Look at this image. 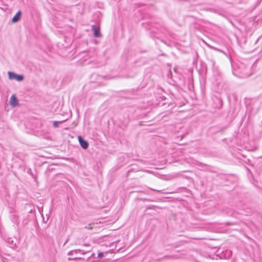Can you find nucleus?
<instances>
[{"label": "nucleus", "instance_id": "1", "mask_svg": "<svg viewBox=\"0 0 262 262\" xmlns=\"http://www.w3.org/2000/svg\"><path fill=\"white\" fill-rule=\"evenodd\" d=\"M9 78L10 79H15L18 81H22L24 79V76L21 75H17L13 72H9L8 73Z\"/></svg>", "mask_w": 262, "mask_h": 262}, {"label": "nucleus", "instance_id": "2", "mask_svg": "<svg viewBox=\"0 0 262 262\" xmlns=\"http://www.w3.org/2000/svg\"><path fill=\"white\" fill-rule=\"evenodd\" d=\"M92 30L93 31L94 37H101L102 36L99 28L97 27L96 25L92 26Z\"/></svg>", "mask_w": 262, "mask_h": 262}, {"label": "nucleus", "instance_id": "3", "mask_svg": "<svg viewBox=\"0 0 262 262\" xmlns=\"http://www.w3.org/2000/svg\"><path fill=\"white\" fill-rule=\"evenodd\" d=\"M78 138L81 147L84 149H87L89 146L88 142L84 140L81 136H78Z\"/></svg>", "mask_w": 262, "mask_h": 262}, {"label": "nucleus", "instance_id": "4", "mask_svg": "<svg viewBox=\"0 0 262 262\" xmlns=\"http://www.w3.org/2000/svg\"><path fill=\"white\" fill-rule=\"evenodd\" d=\"M10 103L11 105L13 107L18 106L19 105L17 98L15 95H13L11 96L10 100Z\"/></svg>", "mask_w": 262, "mask_h": 262}, {"label": "nucleus", "instance_id": "5", "mask_svg": "<svg viewBox=\"0 0 262 262\" xmlns=\"http://www.w3.org/2000/svg\"><path fill=\"white\" fill-rule=\"evenodd\" d=\"M21 12L20 11H19L16 13V14L13 17L12 19V21L13 23L17 22L20 18Z\"/></svg>", "mask_w": 262, "mask_h": 262}, {"label": "nucleus", "instance_id": "6", "mask_svg": "<svg viewBox=\"0 0 262 262\" xmlns=\"http://www.w3.org/2000/svg\"><path fill=\"white\" fill-rule=\"evenodd\" d=\"M6 242L8 243L9 246L11 248H14V247H15V244L13 243V241L12 239L11 238H8L6 240Z\"/></svg>", "mask_w": 262, "mask_h": 262}, {"label": "nucleus", "instance_id": "7", "mask_svg": "<svg viewBox=\"0 0 262 262\" xmlns=\"http://www.w3.org/2000/svg\"><path fill=\"white\" fill-rule=\"evenodd\" d=\"M66 121V120H62V121H54L53 122V125L54 127H56V128L58 127L59 124H61Z\"/></svg>", "mask_w": 262, "mask_h": 262}, {"label": "nucleus", "instance_id": "8", "mask_svg": "<svg viewBox=\"0 0 262 262\" xmlns=\"http://www.w3.org/2000/svg\"><path fill=\"white\" fill-rule=\"evenodd\" d=\"M73 251H74V253H78V252H81L82 254H85V253L90 251V250H88L87 251H84L83 250H82L80 249L74 250Z\"/></svg>", "mask_w": 262, "mask_h": 262}, {"label": "nucleus", "instance_id": "9", "mask_svg": "<svg viewBox=\"0 0 262 262\" xmlns=\"http://www.w3.org/2000/svg\"><path fill=\"white\" fill-rule=\"evenodd\" d=\"M103 256H104V254L103 252H100L98 254V257H99V258H102L103 257Z\"/></svg>", "mask_w": 262, "mask_h": 262}, {"label": "nucleus", "instance_id": "10", "mask_svg": "<svg viewBox=\"0 0 262 262\" xmlns=\"http://www.w3.org/2000/svg\"><path fill=\"white\" fill-rule=\"evenodd\" d=\"M73 253H74V251L73 250H71V251H69L68 252V255H71L73 254Z\"/></svg>", "mask_w": 262, "mask_h": 262}, {"label": "nucleus", "instance_id": "11", "mask_svg": "<svg viewBox=\"0 0 262 262\" xmlns=\"http://www.w3.org/2000/svg\"><path fill=\"white\" fill-rule=\"evenodd\" d=\"M78 258H69V260H71V259H77Z\"/></svg>", "mask_w": 262, "mask_h": 262}, {"label": "nucleus", "instance_id": "12", "mask_svg": "<svg viewBox=\"0 0 262 262\" xmlns=\"http://www.w3.org/2000/svg\"><path fill=\"white\" fill-rule=\"evenodd\" d=\"M151 190H154V191H156V190L154 189H152V188H150ZM157 191H159V190H157Z\"/></svg>", "mask_w": 262, "mask_h": 262}, {"label": "nucleus", "instance_id": "13", "mask_svg": "<svg viewBox=\"0 0 262 262\" xmlns=\"http://www.w3.org/2000/svg\"><path fill=\"white\" fill-rule=\"evenodd\" d=\"M84 246H89V245L85 244H84Z\"/></svg>", "mask_w": 262, "mask_h": 262}, {"label": "nucleus", "instance_id": "14", "mask_svg": "<svg viewBox=\"0 0 262 262\" xmlns=\"http://www.w3.org/2000/svg\"><path fill=\"white\" fill-rule=\"evenodd\" d=\"M29 212H32V209L30 210Z\"/></svg>", "mask_w": 262, "mask_h": 262}, {"label": "nucleus", "instance_id": "15", "mask_svg": "<svg viewBox=\"0 0 262 262\" xmlns=\"http://www.w3.org/2000/svg\"><path fill=\"white\" fill-rule=\"evenodd\" d=\"M217 51H221V50L220 49H216Z\"/></svg>", "mask_w": 262, "mask_h": 262}]
</instances>
